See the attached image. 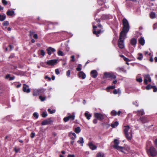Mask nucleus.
Returning a JSON list of instances; mask_svg holds the SVG:
<instances>
[{"instance_id": "1", "label": "nucleus", "mask_w": 157, "mask_h": 157, "mask_svg": "<svg viewBox=\"0 0 157 157\" xmlns=\"http://www.w3.org/2000/svg\"><path fill=\"white\" fill-rule=\"evenodd\" d=\"M123 28L122 30L120 33V34L126 36L127 33L129 29V26L128 22L126 18H124L122 20Z\"/></svg>"}, {"instance_id": "2", "label": "nucleus", "mask_w": 157, "mask_h": 157, "mask_svg": "<svg viewBox=\"0 0 157 157\" xmlns=\"http://www.w3.org/2000/svg\"><path fill=\"white\" fill-rule=\"evenodd\" d=\"M126 36L120 34L119 38L118 41V45L119 47L121 49H123L124 48V41L125 39Z\"/></svg>"}, {"instance_id": "3", "label": "nucleus", "mask_w": 157, "mask_h": 157, "mask_svg": "<svg viewBox=\"0 0 157 157\" xmlns=\"http://www.w3.org/2000/svg\"><path fill=\"white\" fill-rule=\"evenodd\" d=\"M147 152L149 156L155 157L157 155V151L153 146L151 147L147 150Z\"/></svg>"}, {"instance_id": "4", "label": "nucleus", "mask_w": 157, "mask_h": 157, "mask_svg": "<svg viewBox=\"0 0 157 157\" xmlns=\"http://www.w3.org/2000/svg\"><path fill=\"white\" fill-rule=\"evenodd\" d=\"M113 143L114 144V145H113V147L114 148L119 150L121 152H123L124 147H123L118 146V144L120 143V142L117 139H114L113 141Z\"/></svg>"}, {"instance_id": "5", "label": "nucleus", "mask_w": 157, "mask_h": 157, "mask_svg": "<svg viewBox=\"0 0 157 157\" xmlns=\"http://www.w3.org/2000/svg\"><path fill=\"white\" fill-rule=\"evenodd\" d=\"M104 76L105 78H109L111 79H115L116 78V76L115 74L112 72H105L104 73Z\"/></svg>"}, {"instance_id": "6", "label": "nucleus", "mask_w": 157, "mask_h": 157, "mask_svg": "<svg viewBox=\"0 0 157 157\" xmlns=\"http://www.w3.org/2000/svg\"><path fill=\"white\" fill-rule=\"evenodd\" d=\"M94 115L96 118L100 121H102L104 119V115L100 113H95Z\"/></svg>"}, {"instance_id": "7", "label": "nucleus", "mask_w": 157, "mask_h": 157, "mask_svg": "<svg viewBox=\"0 0 157 157\" xmlns=\"http://www.w3.org/2000/svg\"><path fill=\"white\" fill-rule=\"evenodd\" d=\"M97 28V27L96 26H93V33L96 35L97 37H98L99 36V34L100 33H102L104 32V31L101 30H99L96 31V29Z\"/></svg>"}, {"instance_id": "8", "label": "nucleus", "mask_w": 157, "mask_h": 157, "mask_svg": "<svg viewBox=\"0 0 157 157\" xmlns=\"http://www.w3.org/2000/svg\"><path fill=\"white\" fill-rule=\"evenodd\" d=\"M144 82L146 85L147 84V82H151V79L150 75L149 74L144 75Z\"/></svg>"}, {"instance_id": "9", "label": "nucleus", "mask_w": 157, "mask_h": 157, "mask_svg": "<svg viewBox=\"0 0 157 157\" xmlns=\"http://www.w3.org/2000/svg\"><path fill=\"white\" fill-rule=\"evenodd\" d=\"M22 90L24 92L27 93H29L31 92L29 86L25 84H23Z\"/></svg>"}, {"instance_id": "10", "label": "nucleus", "mask_w": 157, "mask_h": 157, "mask_svg": "<svg viewBox=\"0 0 157 157\" xmlns=\"http://www.w3.org/2000/svg\"><path fill=\"white\" fill-rule=\"evenodd\" d=\"M75 116L74 114H71L67 117H65L63 118V121L66 122L69 120H73L75 119Z\"/></svg>"}, {"instance_id": "11", "label": "nucleus", "mask_w": 157, "mask_h": 157, "mask_svg": "<svg viewBox=\"0 0 157 157\" xmlns=\"http://www.w3.org/2000/svg\"><path fill=\"white\" fill-rule=\"evenodd\" d=\"M57 63V59H52L51 60H48L46 62L47 65L51 66H53Z\"/></svg>"}, {"instance_id": "12", "label": "nucleus", "mask_w": 157, "mask_h": 157, "mask_svg": "<svg viewBox=\"0 0 157 157\" xmlns=\"http://www.w3.org/2000/svg\"><path fill=\"white\" fill-rule=\"evenodd\" d=\"M90 74L92 78H95L98 75V73L96 70H93L90 72Z\"/></svg>"}, {"instance_id": "13", "label": "nucleus", "mask_w": 157, "mask_h": 157, "mask_svg": "<svg viewBox=\"0 0 157 157\" xmlns=\"http://www.w3.org/2000/svg\"><path fill=\"white\" fill-rule=\"evenodd\" d=\"M127 140H131L132 139V135L131 130V132H128V133L124 134Z\"/></svg>"}, {"instance_id": "14", "label": "nucleus", "mask_w": 157, "mask_h": 157, "mask_svg": "<svg viewBox=\"0 0 157 157\" xmlns=\"http://www.w3.org/2000/svg\"><path fill=\"white\" fill-rule=\"evenodd\" d=\"M46 51L47 52L48 54L49 55H51L52 54V52H54L55 51V49L51 47H49L46 49Z\"/></svg>"}, {"instance_id": "15", "label": "nucleus", "mask_w": 157, "mask_h": 157, "mask_svg": "<svg viewBox=\"0 0 157 157\" xmlns=\"http://www.w3.org/2000/svg\"><path fill=\"white\" fill-rule=\"evenodd\" d=\"M68 136L72 140H74L76 138V134L74 132H70L68 134Z\"/></svg>"}, {"instance_id": "16", "label": "nucleus", "mask_w": 157, "mask_h": 157, "mask_svg": "<svg viewBox=\"0 0 157 157\" xmlns=\"http://www.w3.org/2000/svg\"><path fill=\"white\" fill-rule=\"evenodd\" d=\"M137 42V40L135 38H132L130 40L131 44L134 47L136 46Z\"/></svg>"}, {"instance_id": "17", "label": "nucleus", "mask_w": 157, "mask_h": 157, "mask_svg": "<svg viewBox=\"0 0 157 157\" xmlns=\"http://www.w3.org/2000/svg\"><path fill=\"white\" fill-rule=\"evenodd\" d=\"M89 147L92 150L96 149L97 148V147L96 145H94L91 142L89 143Z\"/></svg>"}, {"instance_id": "18", "label": "nucleus", "mask_w": 157, "mask_h": 157, "mask_svg": "<svg viewBox=\"0 0 157 157\" xmlns=\"http://www.w3.org/2000/svg\"><path fill=\"white\" fill-rule=\"evenodd\" d=\"M51 121L49 120H45L43 121L41 123L42 125H44L50 124Z\"/></svg>"}, {"instance_id": "19", "label": "nucleus", "mask_w": 157, "mask_h": 157, "mask_svg": "<svg viewBox=\"0 0 157 157\" xmlns=\"http://www.w3.org/2000/svg\"><path fill=\"white\" fill-rule=\"evenodd\" d=\"M139 120L143 123H145L148 122L147 119L145 117H141L140 118Z\"/></svg>"}, {"instance_id": "20", "label": "nucleus", "mask_w": 157, "mask_h": 157, "mask_svg": "<svg viewBox=\"0 0 157 157\" xmlns=\"http://www.w3.org/2000/svg\"><path fill=\"white\" fill-rule=\"evenodd\" d=\"M84 115L86 118L88 120H90L92 117V115L87 111L85 113Z\"/></svg>"}, {"instance_id": "21", "label": "nucleus", "mask_w": 157, "mask_h": 157, "mask_svg": "<svg viewBox=\"0 0 157 157\" xmlns=\"http://www.w3.org/2000/svg\"><path fill=\"white\" fill-rule=\"evenodd\" d=\"M79 77L81 78L82 79H84L86 77V75L82 71L79 72Z\"/></svg>"}, {"instance_id": "22", "label": "nucleus", "mask_w": 157, "mask_h": 157, "mask_svg": "<svg viewBox=\"0 0 157 157\" xmlns=\"http://www.w3.org/2000/svg\"><path fill=\"white\" fill-rule=\"evenodd\" d=\"M10 74H7L5 78L6 79H8L9 78V80L11 81L14 79L15 77L13 76V77H10Z\"/></svg>"}, {"instance_id": "23", "label": "nucleus", "mask_w": 157, "mask_h": 157, "mask_svg": "<svg viewBox=\"0 0 157 157\" xmlns=\"http://www.w3.org/2000/svg\"><path fill=\"white\" fill-rule=\"evenodd\" d=\"M139 43L141 45L143 46L145 44V40L144 37H141L139 40Z\"/></svg>"}, {"instance_id": "24", "label": "nucleus", "mask_w": 157, "mask_h": 157, "mask_svg": "<svg viewBox=\"0 0 157 157\" xmlns=\"http://www.w3.org/2000/svg\"><path fill=\"white\" fill-rule=\"evenodd\" d=\"M14 14V12L13 10H8L6 14L9 16H12Z\"/></svg>"}, {"instance_id": "25", "label": "nucleus", "mask_w": 157, "mask_h": 157, "mask_svg": "<svg viewBox=\"0 0 157 157\" xmlns=\"http://www.w3.org/2000/svg\"><path fill=\"white\" fill-rule=\"evenodd\" d=\"M136 112L137 113V115L138 116H142L144 114V112L143 109L138 110Z\"/></svg>"}, {"instance_id": "26", "label": "nucleus", "mask_w": 157, "mask_h": 157, "mask_svg": "<svg viewBox=\"0 0 157 157\" xmlns=\"http://www.w3.org/2000/svg\"><path fill=\"white\" fill-rule=\"evenodd\" d=\"M125 128L124 129V134H126L128 133V131L130 129V127L129 125H127L126 126H124Z\"/></svg>"}, {"instance_id": "27", "label": "nucleus", "mask_w": 157, "mask_h": 157, "mask_svg": "<svg viewBox=\"0 0 157 157\" xmlns=\"http://www.w3.org/2000/svg\"><path fill=\"white\" fill-rule=\"evenodd\" d=\"M138 56L137 57V59L139 60H142L143 58V54L140 53H139L138 54Z\"/></svg>"}, {"instance_id": "28", "label": "nucleus", "mask_w": 157, "mask_h": 157, "mask_svg": "<svg viewBox=\"0 0 157 157\" xmlns=\"http://www.w3.org/2000/svg\"><path fill=\"white\" fill-rule=\"evenodd\" d=\"M6 18V16L5 14L1 15L0 14V21H4Z\"/></svg>"}, {"instance_id": "29", "label": "nucleus", "mask_w": 157, "mask_h": 157, "mask_svg": "<svg viewBox=\"0 0 157 157\" xmlns=\"http://www.w3.org/2000/svg\"><path fill=\"white\" fill-rule=\"evenodd\" d=\"M39 92V95H42L44 94L46 89H38Z\"/></svg>"}, {"instance_id": "30", "label": "nucleus", "mask_w": 157, "mask_h": 157, "mask_svg": "<svg viewBox=\"0 0 157 157\" xmlns=\"http://www.w3.org/2000/svg\"><path fill=\"white\" fill-rule=\"evenodd\" d=\"M39 99L41 101H44L45 99H46V97L45 95H44L43 96H42L41 95H40L39 96Z\"/></svg>"}, {"instance_id": "31", "label": "nucleus", "mask_w": 157, "mask_h": 157, "mask_svg": "<svg viewBox=\"0 0 157 157\" xmlns=\"http://www.w3.org/2000/svg\"><path fill=\"white\" fill-rule=\"evenodd\" d=\"M96 157H105V155L102 152H99L97 154Z\"/></svg>"}, {"instance_id": "32", "label": "nucleus", "mask_w": 157, "mask_h": 157, "mask_svg": "<svg viewBox=\"0 0 157 157\" xmlns=\"http://www.w3.org/2000/svg\"><path fill=\"white\" fill-rule=\"evenodd\" d=\"M119 124L118 121H115L111 125V126L113 128H115Z\"/></svg>"}, {"instance_id": "33", "label": "nucleus", "mask_w": 157, "mask_h": 157, "mask_svg": "<svg viewBox=\"0 0 157 157\" xmlns=\"http://www.w3.org/2000/svg\"><path fill=\"white\" fill-rule=\"evenodd\" d=\"M39 92L38 89L35 90L33 91V95L34 96H36L39 95Z\"/></svg>"}, {"instance_id": "34", "label": "nucleus", "mask_w": 157, "mask_h": 157, "mask_svg": "<svg viewBox=\"0 0 157 157\" xmlns=\"http://www.w3.org/2000/svg\"><path fill=\"white\" fill-rule=\"evenodd\" d=\"M150 16L151 18L152 19L154 18L155 17V12H152L150 13Z\"/></svg>"}, {"instance_id": "35", "label": "nucleus", "mask_w": 157, "mask_h": 157, "mask_svg": "<svg viewBox=\"0 0 157 157\" xmlns=\"http://www.w3.org/2000/svg\"><path fill=\"white\" fill-rule=\"evenodd\" d=\"M109 18V16L107 15H103L101 17V18L102 20H106Z\"/></svg>"}, {"instance_id": "36", "label": "nucleus", "mask_w": 157, "mask_h": 157, "mask_svg": "<svg viewBox=\"0 0 157 157\" xmlns=\"http://www.w3.org/2000/svg\"><path fill=\"white\" fill-rule=\"evenodd\" d=\"M115 85L107 87L106 88V89L107 90H109L110 89H113L115 88Z\"/></svg>"}, {"instance_id": "37", "label": "nucleus", "mask_w": 157, "mask_h": 157, "mask_svg": "<svg viewBox=\"0 0 157 157\" xmlns=\"http://www.w3.org/2000/svg\"><path fill=\"white\" fill-rule=\"evenodd\" d=\"M120 90L119 89H118V91L116 89H114L113 91V93L114 94H116L118 93L120 94Z\"/></svg>"}, {"instance_id": "38", "label": "nucleus", "mask_w": 157, "mask_h": 157, "mask_svg": "<svg viewBox=\"0 0 157 157\" xmlns=\"http://www.w3.org/2000/svg\"><path fill=\"white\" fill-rule=\"evenodd\" d=\"M48 116V114L46 112H44L41 114V116L43 117H45Z\"/></svg>"}, {"instance_id": "39", "label": "nucleus", "mask_w": 157, "mask_h": 157, "mask_svg": "<svg viewBox=\"0 0 157 157\" xmlns=\"http://www.w3.org/2000/svg\"><path fill=\"white\" fill-rule=\"evenodd\" d=\"M22 73V71H14V74L17 75H21Z\"/></svg>"}, {"instance_id": "40", "label": "nucleus", "mask_w": 157, "mask_h": 157, "mask_svg": "<svg viewBox=\"0 0 157 157\" xmlns=\"http://www.w3.org/2000/svg\"><path fill=\"white\" fill-rule=\"evenodd\" d=\"M111 114L112 116H115L117 115V112L115 110H112L111 112Z\"/></svg>"}, {"instance_id": "41", "label": "nucleus", "mask_w": 157, "mask_h": 157, "mask_svg": "<svg viewBox=\"0 0 157 157\" xmlns=\"http://www.w3.org/2000/svg\"><path fill=\"white\" fill-rule=\"evenodd\" d=\"M80 140H79V143L81 144V145H83V144L84 143L83 139L82 137H80L79 138Z\"/></svg>"}, {"instance_id": "42", "label": "nucleus", "mask_w": 157, "mask_h": 157, "mask_svg": "<svg viewBox=\"0 0 157 157\" xmlns=\"http://www.w3.org/2000/svg\"><path fill=\"white\" fill-rule=\"evenodd\" d=\"M98 3L99 5L101 6L103 4L104 2L103 0H99L98 1Z\"/></svg>"}, {"instance_id": "43", "label": "nucleus", "mask_w": 157, "mask_h": 157, "mask_svg": "<svg viewBox=\"0 0 157 157\" xmlns=\"http://www.w3.org/2000/svg\"><path fill=\"white\" fill-rule=\"evenodd\" d=\"M33 116L36 119H37L39 115L37 113L35 112L33 114Z\"/></svg>"}, {"instance_id": "44", "label": "nucleus", "mask_w": 157, "mask_h": 157, "mask_svg": "<svg viewBox=\"0 0 157 157\" xmlns=\"http://www.w3.org/2000/svg\"><path fill=\"white\" fill-rule=\"evenodd\" d=\"M48 112L50 114H52L54 113L55 112V110L54 109H53L52 110L50 109H48Z\"/></svg>"}, {"instance_id": "45", "label": "nucleus", "mask_w": 157, "mask_h": 157, "mask_svg": "<svg viewBox=\"0 0 157 157\" xmlns=\"http://www.w3.org/2000/svg\"><path fill=\"white\" fill-rule=\"evenodd\" d=\"M153 86H151L150 85H148L146 86V89L147 90H149L152 88Z\"/></svg>"}, {"instance_id": "46", "label": "nucleus", "mask_w": 157, "mask_h": 157, "mask_svg": "<svg viewBox=\"0 0 157 157\" xmlns=\"http://www.w3.org/2000/svg\"><path fill=\"white\" fill-rule=\"evenodd\" d=\"M2 24L4 26H7L9 25V23L7 21H5L3 22Z\"/></svg>"}, {"instance_id": "47", "label": "nucleus", "mask_w": 157, "mask_h": 157, "mask_svg": "<svg viewBox=\"0 0 157 157\" xmlns=\"http://www.w3.org/2000/svg\"><path fill=\"white\" fill-rule=\"evenodd\" d=\"M58 55L59 56H63V53L62 51L59 50L58 52Z\"/></svg>"}, {"instance_id": "48", "label": "nucleus", "mask_w": 157, "mask_h": 157, "mask_svg": "<svg viewBox=\"0 0 157 157\" xmlns=\"http://www.w3.org/2000/svg\"><path fill=\"white\" fill-rule=\"evenodd\" d=\"M75 61V56L74 55H72L71 56V59L70 60L71 62H74Z\"/></svg>"}, {"instance_id": "49", "label": "nucleus", "mask_w": 157, "mask_h": 157, "mask_svg": "<svg viewBox=\"0 0 157 157\" xmlns=\"http://www.w3.org/2000/svg\"><path fill=\"white\" fill-rule=\"evenodd\" d=\"M2 3L3 5L4 6H6L8 4V2H7L6 0H2Z\"/></svg>"}, {"instance_id": "50", "label": "nucleus", "mask_w": 157, "mask_h": 157, "mask_svg": "<svg viewBox=\"0 0 157 157\" xmlns=\"http://www.w3.org/2000/svg\"><path fill=\"white\" fill-rule=\"evenodd\" d=\"M40 55L42 56H44L45 54V52L44 50H40Z\"/></svg>"}, {"instance_id": "51", "label": "nucleus", "mask_w": 157, "mask_h": 157, "mask_svg": "<svg viewBox=\"0 0 157 157\" xmlns=\"http://www.w3.org/2000/svg\"><path fill=\"white\" fill-rule=\"evenodd\" d=\"M132 104L133 105H135L136 107H138L139 106L138 103L137 101L133 102Z\"/></svg>"}, {"instance_id": "52", "label": "nucleus", "mask_w": 157, "mask_h": 157, "mask_svg": "<svg viewBox=\"0 0 157 157\" xmlns=\"http://www.w3.org/2000/svg\"><path fill=\"white\" fill-rule=\"evenodd\" d=\"M152 89H153V92H157V88L155 86H153Z\"/></svg>"}, {"instance_id": "53", "label": "nucleus", "mask_w": 157, "mask_h": 157, "mask_svg": "<svg viewBox=\"0 0 157 157\" xmlns=\"http://www.w3.org/2000/svg\"><path fill=\"white\" fill-rule=\"evenodd\" d=\"M136 81L139 82H142V79L141 78H139L136 79Z\"/></svg>"}, {"instance_id": "54", "label": "nucleus", "mask_w": 157, "mask_h": 157, "mask_svg": "<svg viewBox=\"0 0 157 157\" xmlns=\"http://www.w3.org/2000/svg\"><path fill=\"white\" fill-rule=\"evenodd\" d=\"M71 74V71L70 70H68L66 72V75L68 77H70Z\"/></svg>"}, {"instance_id": "55", "label": "nucleus", "mask_w": 157, "mask_h": 157, "mask_svg": "<svg viewBox=\"0 0 157 157\" xmlns=\"http://www.w3.org/2000/svg\"><path fill=\"white\" fill-rule=\"evenodd\" d=\"M153 27L154 29H155L157 28V23L154 24Z\"/></svg>"}, {"instance_id": "56", "label": "nucleus", "mask_w": 157, "mask_h": 157, "mask_svg": "<svg viewBox=\"0 0 157 157\" xmlns=\"http://www.w3.org/2000/svg\"><path fill=\"white\" fill-rule=\"evenodd\" d=\"M35 136V133L33 132H32L30 135V136L31 138H33Z\"/></svg>"}, {"instance_id": "57", "label": "nucleus", "mask_w": 157, "mask_h": 157, "mask_svg": "<svg viewBox=\"0 0 157 157\" xmlns=\"http://www.w3.org/2000/svg\"><path fill=\"white\" fill-rule=\"evenodd\" d=\"M97 120L98 119H97V118H95V119H94L93 120V123H94V124H97V122H98V120Z\"/></svg>"}, {"instance_id": "58", "label": "nucleus", "mask_w": 157, "mask_h": 157, "mask_svg": "<svg viewBox=\"0 0 157 157\" xmlns=\"http://www.w3.org/2000/svg\"><path fill=\"white\" fill-rule=\"evenodd\" d=\"M126 62H129L130 61V60L128 58L125 57L124 58V59H123Z\"/></svg>"}, {"instance_id": "59", "label": "nucleus", "mask_w": 157, "mask_h": 157, "mask_svg": "<svg viewBox=\"0 0 157 157\" xmlns=\"http://www.w3.org/2000/svg\"><path fill=\"white\" fill-rule=\"evenodd\" d=\"M55 73L57 75L59 74V71L58 69H57L55 70Z\"/></svg>"}, {"instance_id": "60", "label": "nucleus", "mask_w": 157, "mask_h": 157, "mask_svg": "<svg viewBox=\"0 0 157 157\" xmlns=\"http://www.w3.org/2000/svg\"><path fill=\"white\" fill-rule=\"evenodd\" d=\"M33 37L35 39H37L38 38V35L37 34H35L34 35Z\"/></svg>"}, {"instance_id": "61", "label": "nucleus", "mask_w": 157, "mask_h": 157, "mask_svg": "<svg viewBox=\"0 0 157 157\" xmlns=\"http://www.w3.org/2000/svg\"><path fill=\"white\" fill-rule=\"evenodd\" d=\"M75 132L76 133H78V127L75 128Z\"/></svg>"}, {"instance_id": "62", "label": "nucleus", "mask_w": 157, "mask_h": 157, "mask_svg": "<svg viewBox=\"0 0 157 157\" xmlns=\"http://www.w3.org/2000/svg\"><path fill=\"white\" fill-rule=\"evenodd\" d=\"M154 144L155 146L157 148V138L154 141Z\"/></svg>"}, {"instance_id": "63", "label": "nucleus", "mask_w": 157, "mask_h": 157, "mask_svg": "<svg viewBox=\"0 0 157 157\" xmlns=\"http://www.w3.org/2000/svg\"><path fill=\"white\" fill-rule=\"evenodd\" d=\"M45 78L46 79H48V81H50L51 80V78L50 77H48V76H45Z\"/></svg>"}, {"instance_id": "64", "label": "nucleus", "mask_w": 157, "mask_h": 157, "mask_svg": "<svg viewBox=\"0 0 157 157\" xmlns=\"http://www.w3.org/2000/svg\"><path fill=\"white\" fill-rule=\"evenodd\" d=\"M67 157H75V156L74 155H70L69 154L68 155Z\"/></svg>"}]
</instances>
